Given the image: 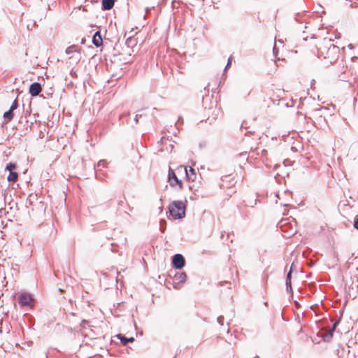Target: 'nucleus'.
Returning a JSON list of instances; mask_svg holds the SVG:
<instances>
[{"instance_id":"nucleus-5","label":"nucleus","mask_w":358,"mask_h":358,"mask_svg":"<svg viewBox=\"0 0 358 358\" xmlns=\"http://www.w3.org/2000/svg\"><path fill=\"white\" fill-rule=\"evenodd\" d=\"M169 182L171 187H175L176 185H178L180 189H182V182L181 180H179L176 176L173 170L171 168L169 171Z\"/></svg>"},{"instance_id":"nucleus-31","label":"nucleus","mask_w":358,"mask_h":358,"mask_svg":"<svg viewBox=\"0 0 358 358\" xmlns=\"http://www.w3.org/2000/svg\"><path fill=\"white\" fill-rule=\"evenodd\" d=\"M140 117H141V114L137 113V114L136 115V117H135V119H134V120H135V122H136V124H137V123L138 122V118H139Z\"/></svg>"},{"instance_id":"nucleus-39","label":"nucleus","mask_w":358,"mask_h":358,"mask_svg":"<svg viewBox=\"0 0 358 358\" xmlns=\"http://www.w3.org/2000/svg\"><path fill=\"white\" fill-rule=\"evenodd\" d=\"M292 231H293L292 232V234H294V233H295V232H296V230H295V229H294V230H292Z\"/></svg>"},{"instance_id":"nucleus-12","label":"nucleus","mask_w":358,"mask_h":358,"mask_svg":"<svg viewBox=\"0 0 358 358\" xmlns=\"http://www.w3.org/2000/svg\"><path fill=\"white\" fill-rule=\"evenodd\" d=\"M331 322L332 323V327L331 329L329 331L328 334H320V336H333L334 332L336 331V328L338 326V324L340 322V320H331ZM317 336H320L319 334H317Z\"/></svg>"},{"instance_id":"nucleus-40","label":"nucleus","mask_w":358,"mask_h":358,"mask_svg":"<svg viewBox=\"0 0 358 358\" xmlns=\"http://www.w3.org/2000/svg\"><path fill=\"white\" fill-rule=\"evenodd\" d=\"M173 134L174 135H176V132L174 131H173Z\"/></svg>"},{"instance_id":"nucleus-13","label":"nucleus","mask_w":358,"mask_h":358,"mask_svg":"<svg viewBox=\"0 0 358 358\" xmlns=\"http://www.w3.org/2000/svg\"><path fill=\"white\" fill-rule=\"evenodd\" d=\"M185 171L187 178H188L189 180H193L192 177L196 176V171L194 169H193L192 166L185 167Z\"/></svg>"},{"instance_id":"nucleus-28","label":"nucleus","mask_w":358,"mask_h":358,"mask_svg":"<svg viewBox=\"0 0 358 358\" xmlns=\"http://www.w3.org/2000/svg\"><path fill=\"white\" fill-rule=\"evenodd\" d=\"M217 322L220 324V325H223V323H224V317L222 315L221 316H219L217 319Z\"/></svg>"},{"instance_id":"nucleus-14","label":"nucleus","mask_w":358,"mask_h":358,"mask_svg":"<svg viewBox=\"0 0 358 358\" xmlns=\"http://www.w3.org/2000/svg\"><path fill=\"white\" fill-rule=\"evenodd\" d=\"M17 178H18V173L15 171L9 172V174L7 177V180L9 182H16L17 180Z\"/></svg>"},{"instance_id":"nucleus-18","label":"nucleus","mask_w":358,"mask_h":358,"mask_svg":"<svg viewBox=\"0 0 358 358\" xmlns=\"http://www.w3.org/2000/svg\"><path fill=\"white\" fill-rule=\"evenodd\" d=\"M16 164L10 162L8 163L6 166V171H8V172L15 171L16 169Z\"/></svg>"},{"instance_id":"nucleus-4","label":"nucleus","mask_w":358,"mask_h":358,"mask_svg":"<svg viewBox=\"0 0 358 358\" xmlns=\"http://www.w3.org/2000/svg\"><path fill=\"white\" fill-rule=\"evenodd\" d=\"M171 264L176 269H182L185 266V259L181 254H176L172 257Z\"/></svg>"},{"instance_id":"nucleus-24","label":"nucleus","mask_w":358,"mask_h":358,"mask_svg":"<svg viewBox=\"0 0 358 358\" xmlns=\"http://www.w3.org/2000/svg\"><path fill=\"white\" fill-rule=\"evenodd\" d=\"M169 147V148L168 147H166V148H162L159 149V151L163 152L164 150H166V151L170 150L171 152L173 149V145L170 144Z\"/></svg>"},{"instance_id":"nucleus-38","label":"nucleus","mask_w":358,"mask_h":358,"mask_svg":"<svg viewBox=\"0 0 358 358\" xmlns=\"http://www.w3.org/2000/svg\"><path fill=\"white\" fill-rule=\"evenodd\" d=\"M256 150L257 152V155H259V152H258V148H257Z\"/></svg>"},{"instance_id":"nucleus-8","label":"nucleus","mask_w":358,"mask_h":358,"mask_svg":"<svg viewBox=\"0 0 358 358\" xmlns=\"http://www.w3.org/2000/svg\"><path fill=\"white\" fill-rule=\"evenodd\" d=\"M42 87L39 83L34 82L31 84L29 89V93L31 96H36L41 92Z\"/></svg>"},{"instance_id":"nucleus-32","label":"nucleus","mask_w":358,"mask_h":358,"mask_svg":"<svg viewBox=\"0 0 358 358\" xmlns=\"http://www.w3.org/2000/svg\"><path fill=\"white\" fill-rule=\"evenodd\" d=\"M130 115L129 112H127L126 113H123L122 115H120V119L124 117H127Z\"/></svg>"},{"instance_id":"nucleus-22","label":"nucleus","mask_w":358,"mask_h":358,"mask_svg":"<svg viewBox=\"0 0 358 358\" xmlns=\"http://www.w3.org/2000/svg\"><path fill=\"white\" fill-rule=\"evenodd\" d=\"M17 107H18V101H17V99H16L11 104L10 109V110H15L17 108Z\"/></svg>"},{"instance_id":"nucleus-1","label":"nucleus","mask_w":358,"mask_h":358,"mask_svg":"<svg viewBox=\"0 0 358 358\" xmlns=\"http://www.w3.org/2000/svg\"><path fill=\"white\" fill-rule=\"evenodd\" d=\"M317 48L318 58L324 60L326 64L332 65L339 57L340 48L330 39H323Z\"/></svg>"},{"instance_id":"nucleus-21","label":"nucleus","mask_w":358,"mask_h":358,"mask_svg":"<svg viewBox=\"0 0 358 358\" xmlns=\"http://www.w3.org/2000/svg\"><path fill=\"white\" fill-rule=\"evenodd\" d=\"M286 285V289L289 293H292V283L291 281H287L285 282Z\"/></svg>"},{"instance_id":"nucleus-20","label":"nucleus","mask_w":358,"mask_h":358,"mask_svg":"<svg viewBox=\"0 0 358 358\" xmlns=\"http://www.w3.org/2000/svg\"><path fill=\"white\" fill-rule=\"evenodd\" d=\"M166 221L164 219L161 220L159 222L160 230L162 233L164 232L166 229Z\"/></svg>"},{"instance_id":"nucleus-23","label":"nucleus","mask_w":358,"mask_h":358,"mask_svg":"<svg viewBox=\"0 0 358 358\" xmlns=\"http://www.w3.org/2000/svg\"><path fill=\"white\" fill-rule=\"evenodd\" d=\"M106 162L105 160H100L98 163H97V168L99 169V168H104L106 167Z\"/></svg>"},{"instance_id":"nucleus-26","label":"nucleus","mask_w":358,"mask_h":358,"mask_svg":"<svg viewBox=\"0 0 358 358\" xmlns=\"http://www.w3.org/2000/svg\"><path fill=\"white\" fill-rule=\"evenodd\" d=\"M291 278H292V267H290V269L287 274L286 280L291 281Z\"/></svg>"},{"instance_id":"nucleus-37","label":"nucleus","mask_w":358,"mask_h":358,"mask_svg":"<svg viewBox=\"0 0 358 358\" xmlns=\"http://www.w3.org/2000/svg\"><path fill=\"white\" fill-rule=\"evenodd\" d=\"M149 10H150V8H146V12H148Z\"/></svg>"},{"instance_id":"nucleus-25","label":"nucleus","mask_w":358,"mask_h":358,"mask_svg":"<svg viewBox=\"0 0 358 358\" xmlns=\"http://www.w3.org/2000/svg\"><path fill=\"white\" fill-rule=\"evenodd\" d=\"M167 140L168 138H166L165 136H162L160 141L158 142V143H160L161 145H164L166 143Z\"/></svg>"},{"instance_id":"nucleus-27","label":"nucleus","mask_w":358,"mask_h":358,"mask_svg":"<svg viewBox=\"0 0 358 358\" xmlns=\"http://www.w3.org/2000/svg\"><path fill=\"white\" fill-rule=\"evenodd\" d=\"M353 226L357 230H358V216L355 217Z\"/></svg>"},{"instance_id":"nucleus-3","label":"nucleus","mask_w":358,"mask_h":358,"mask_svg":"<svg viewBox=\"0 0 358 358\" xmlns=\"http://www.w3.org/2000/svg\"><path fill=\"white\" fill-rule=\"evenodd\" d=\"M80 50L81 48L78 45H72L66 49L65 52L66 55L75 53V55L70 57L69 59H73L76 62H78L81 59Z\"/></svg>"},{"instance_id":"nucleus-17","label":"nucleus","mask_w":358,"mask_h":358,"mask_svg":"<svg viewBox=\"0 0 358 358\" xmlns=\"http://www.w3.org/2000/svg\"><path fill=\"white\" fill-rule=\"evenodd\" d=\"M120 340L121 343L123 345H126L129 342H133L134 341V337H129L127 338V337H117Z\"/></svg>"},{"instance_id":"nucleus-10","label":"nucleus","mask_w":358,"mask_h":358,"mask_svg":"<svg viewBox=\"0 0 358 358\" xmlns=\"http://www.w3.org/2000/svg\"><path fill=\"white\" fill-rule=\"evenodd\" d=\"M92 43L96 48H99L100 46L102 45L103 41H102V37H101V33L99 31H97L94 33V34L92 37Z\"/></svg>"},{"instance_id":"nucleus-2","label":"nucleus","mask_w":358,"mask_h":358,"mask_svg":"<svg viewBox=\"0 0 358 358\" xmlns=\"http://www.w3.org/2000/svg\"><path fill=\"white\" fill-rule=\"evenodd\" d=\"M169 213L174 219H181L185 216V205L181 201H174L169 204Z\"/></svg>"},{"instance_id":"nucleus-30","label":"nucleus","mask_w":358,"mask_h":358,"mask_svg":"<svg viewBox=\"0 0 358 358\" xmlns=\"http://www.w3.org/2000/svg\"><path fill=\"white\" fill-rule=\"evenodd\" d=\"M266 154H267V150H266L262 149L261 150V157H263L266 156Z\"/></svg>"},{"instance_id":"nucleus-36","label":"nucleus","mask_w":358,"mask_h":358,"mask_svg":"<svg viewBox=\"0 0 358 358\" xmlns=\"http://www.w3.org/2000/svg\"><path fill=\"white\" fill-rule=\"evenodd\" d=\"M250 132H251V131H248V132L245 133V135H248V133H250Z\"/></svg>"},{"instance_id":"nucleus-19","label":"nucleus","mask_w":358,"mask_h":358,"mask_svg":"<svg viewBox=\"0 0 358 358\" xmlns=\"http://www.w3.org/2000/svg\"><path fill=\"white\" fill-rule=\"evenodd\" d=\"M13 111L14 110H10V109H9L8 111H6L3 113V117L8 120H11L13 117Z\"/></svg>"},{"instance_id":"nucleus-33","label":"nucleus","mask_w":358,"mask_h":358,"mask_svg":"<svg viewBox=\"0 0 358 358\" xmlns=\"http://www.w3.org/2000/svg\"><path fill=\"white\" fill-rule=\"evenodd\" d=\"M273 54H274L275 55H276L278 54V49L276 48L275 45H274V47H273Z\"/></svg>"},{"instance_id":"nucleus-9","label":"nucleus","mask_w":358,"mask_h":358,"mask_svg":"<svg viewBox=\"0 0 358 358\" xmlns=\"http://www.w3.org/2000/svg\"><path fill=\"white\" fill-rule=\"evenodd\" d=\"M187 279V274L185 272H176L173 276L175 283H184Z\"/></svg>"},{"instance_id":"nucleus-29","label":"nucleus","mask_w":358,"mask_h":358,"mask_svg":"<svg viewBox=\"0 0 358 358\" xmlns=\"http://www.w3.org/2000/svg\"><path fill=\"white\" fill-rule=\"evenodd\" d=\"M231 59H232L231 56V57H229V58L228 59L227 64V65H226V66H225V70H226L229 66H230V65H231Z\"/></svg>"},{"instance_id":"nucleus-34","label":"nucleus","mask_w":358,"mask_h":358,"mask_svg":"<svg viewBox=\"0 0 358 358\" xmlns=\"http://www.w3.org/2000/svg\"><path fill=\"white\" fill-rule=\"evenodd\" d=\"M245 124V122H243L242 124H241V128L244 127V124Z\"/></svg>"},{"instance_id":"nucleus-11","label":"nucleus","mask_w":358,"mask_h":358,"mask_svg":"<svg viewBox=\"0 0 358 358\" xmlns=\"http://www.w3.org/2000/svg\"><path fill=\"white\" fill-rule=\"evenodd\" d=\"M115 3V0H102L101 1V9L103 10H110Z\"/></svg>"},{"instance_id":"nucleus-7","label":"nucleus","mask_w":358,"mask_h":358,"mask_svg":"<svg viewBox=\"0 0 358 358\" xmlns=\"http://www.w3.org/2000/svg\"><path fill=\"white\" fill-rule=\"evenodd\" d=\"M33 301L32 296L27 293H22L18 297V303L21 307L31 306V302Z\"/></svg>"},{"instance_id":"nucleus-6","label":"nucleus","mask_w":358,"mask_h":358,"mask_svg":"<svg viewBox=\"0 0 358 358\" xmlns=\"http://www.w3.org/2000/svg\"><path fill=\"white\" fill-rule=\"evenodd\" d=\"M76 331L78 332L80 331L81 336H88L90 332H92V329H90V325L89 324V322L87 320H83L80 324L79 327H76Z\"/></svg>"},{"instance_id":"nucleus-16","label":"nucleus","mask_w":358,"mask_h":358,"mask_svg":"<svg viewBox=\"0 0 358 358\" xmlns=\"http://www.w3.org/2000/svg\"><path fill=\"white\" fill-rule=\"evenodd\" d=\"M307 16L305 13H296L295 15V20L299 22H303L306 21Z\"/></svg>"},{"instance_id":"nucleus-41","label":"nucleus","mask_w":358,"mask_h":358,"mask_svg":"<svg viewBox=\"0 0 358 358\" xmlns=\"http://www.w3.org/2000/svg\"><path fill=\"white\" fill-rule=\"evenodd\" d=\"M294 264H292L291 267H292V269L294 268V266H293Z\"/></svg>"},{"instance_id":"nucleus-35","label":"nucleus","mask_w":358,"mask_h":358,"mask_svg":"<svg viewBox=\"0 0 358 358\" xmlns=\"http://www.w3.org/2000/svg\"><path fill=\"white\" fill-rule=\"evenodd\" d=\"M115 336H123V335H122V334H116Z\"/></svg>"},{"instance_id":"nucleus-15","label":"nucleus","mask_w":358,"mask_h":358,"mask_svg":"<svg viewBox=\"0 0 358 358\" xmlns=\"http://www.w3.org/2000/svg\"><path fill=\"white\" fill-rule=\"evenodd\" d=\"M125 45L128 48H133L136 45V39L133 37H129L127 38Z\"/></svg>"}]
</instances>
